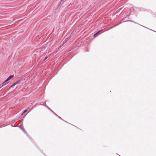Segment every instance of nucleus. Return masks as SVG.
I'll return each mask as SVG.
<instances>
[{
    "label": "nucleus",
    "instance_id": "1",
    "mask_svg": "<svg viewBox=\"0 0 156 156\" xmlns=\"http://www.w3.org/2000/svg\"><path fill=\"white\" fill-rule=\"evenodd\" d=\"M101 31V30L100 31H98V32H97V33H95L94 35V37H97L98 35L99 34V33Z\"/></svg>",
    "mask_w": 156,
    "mask_h": 156
},
{
    "label": "nucleus",
    "instance_id": "2",
    "mask_svg": "<svg viewBox=\"0 0 156 156\" xmlns=\"http://www.w3.org/2000/svg\"><path fill=\"white\" fill-rule=\"evenodd\" d=\"M14 76L13 75H11L9 76V77L7 78L8 79V80H9L10 79H11V78H13Z\"/></svg>",
    "mask_w": 156,
    "mask_h": 156
},
{
    "label": "nucleus",
    "instance_id": "3",
    "mask_svg": "<svg viewBox=\"0 0 156 156\" xmlns=\"http://www.w3.org/2000/svg\"><path fill=\"white\" fill-rule=\"evenodd\" d=\"M8 83H5L4 81L3 83H2L1 85H2V86L1 87H2L3 86H4L6 84H7Z\"/></svg>",
    "mask_w": 156,
    "mask_h": 156
},
{
    "label": "nucleus",
    "instance_id": "4",
    "mask_svg": "<svg viewBox=\"0 0 156 156\" xmlns=\"http://www.w3.org/2000/svg\"><path fill=\"white\" fill-rule=\"evenodd\" d=\"M71 36H69V37H68L66 38L65 39L66 41H68V40L71 38Z\"/></svg>",
    "mask_w": 156,
    "mask_h": 156
},
{
    "label": "nucleus",
    "instance_id": "5",
    "mask_svg": "<svg viewBox=\"0 0 156 156\" xmlns=\"http://www.w3.org/2000/svg\"><path fill=\"white\" fill-rule=\"evenodd\" d=\"M20 81V80H18V81H16V82H15V83H15V85H16V84H18L19 83V82Z\"/></svg>",
    "mask_w": 156,
    "mask_h": 156
},
{
    "label": "nucleus",
    "instance_id": "6",
    "mask_svg": "<svg viewBox=\"0 0 156 156\" xmlns=\"http://www.w3.org/2000/svg\"><path fill=\"white\" fill-rule=\"evenodd\" d=\"M15 84L14 83L13 84H12L10 87H13V86H15Z\"/></svg>",
    "mask_w": 156,
    "mask_h": 156
},
{
    "label": "nucleus",
    "instance_id": "7",
    "mask_svg": "<svg viewBox=\"0 0 156 156\" xmlns=\"http://www.w3.org/2000/svg\"><path fill=\"white\" fill-rule=\"evenodd\" d=\"M64 0H61L60 2V4H61L62 3H63V1Z\"/></svg>",
    "mask_w": 156,
    "mask_h": 156
},
{
    "label": "nucleus",
    "instance_id": "8",
    "mask_svg": "<svg viewBox=\"0 0 156 156\" xmlns=\"http://www.w3.org/2000/svg\"><path fill=\"white\" fill-rule=\"evenodd\" d=\"M48 58V56L46 57L43 60V61H44L46 59Z\"/></svg>",
    "mask_w": 156,
    "mask_h": 156
},
{
    "label": "nucleus",
    "instance_id": "9",
    "mask_svg": "<svg viewBox=\"0 0 156 156\" xmlns=\"http://www.w3.org/2000/svg\"><path fill=\"white\" fill-rule=\"evenodd\" d=\"M27 110H24L23 112V114H24V113H25V112H27Z\"/></svg>",
    "mask_w": 156,
    "mask_h": 156
},
{
    "label": "nucleus",
    "instance_id": "10",
    "mask_svg": "<svg viewBox=\"0 0 156 156\" xmlns=\"http://www.w3.org/2000/svg\"><path fill=\"white\" fill-rule=\"evenodd\" d=\"M22 130L24 133H27V132L26 131L24 130V129H23Z\"/></svg>",
    "mask_w": 156,
    "mask_h": 156
},
{
    "label": "nucleus",
    "instance_id": "11",
    "mask_svg": "<svg viewBox=\"0 0 156 156\" xmlns=\"http://www.w3.org/2000/svg\"><path fill=\"white\" fill-rule=\"evenodd\" d=\"M22 130L24 133H27V132L26 131L24 130V129H23Z\"/></svg>",
    "mask_w": 156,
    "mask_h": 156
},
{
    "label": "nucleus",
    "instance_id": "12",
    "mask_svg": "<svg viewBox=\"0 0 156 156\" xmlns=\"http://www.w3.org/2000/svg\"><path fill=\"white\" fill-rule=\"evenodd\" d=\"M22 130L24 133H27V132L26 131L24 130V129H23Z\"/></svg>",
    "mask_w": 156,
    "mask_h": 156
},
{
    "label": "nucleus",
    "instance_id": "13",
    "mask_svg": "<svg viewBox=\"0 0 156 156\" xmlns=\"http://www.w3.org/2000/svg\"><path fill=\"white\" fill-rule=\"evenodd\" d=\"M67 42V41H66V40L65 39V40L63 41V44H64L65 43H66Z\"/></svg>",
    "mask_w": 156,
    "mask_h": 156
},
{
    "label": "nucleus",
    "instance_id": "14",
    "mask_svg": "<svg viewBox=\"0 0 156 156\" xmlns=\"http://www.w3.org/2000/svg\"><path fill=\"white\" fill-rule=\"evenodd\" d=\"M8 81H9L8 80V79H6V80L5 81V82L6 83Z\"/></svg>",
    "mask_w": 156,
    "mask_h": 156
},
{
    "label": "nucleus",
    "instance_id": "15",
    "mask_svg": "<svg viewBox=\"0 0 156 156\" xmlns=\"http://www.w3.org/2000/svg\"><path fill=\"white\" fill-rule=\"evenodd\" d=\"M56 115L59 118H60L61 119H62V118L59 116H58L57 115Z\"/></svg>",
    "mask_w": 156,
    "mask_h": 156
},
{
    "label": "nucleus",
    "instance_id": "16",
    "mask_svg": "<svg viewBox=\"0 0 156 156\" xmlns=\"http://www.w3.org/2000/svg\"><path fill=\"white\" fill-rule=\"evenodd\" d=\"M49 109H50V110H51V109H50V108H49Z\"/></svg>",
    "mask_w": 156,
    "mask_h": 156
},
{
    "label": "nucleus",
    "instance_id": "17",
    "mask_svg": "<svg viewBox=\"0 0 156 156\" xmlns=\"http://www.w3.org/2000/svg\"><path fill=\"white\" fill-rule=\"evenodd\" d=\"M49 109H50V110H51V109H50V108H49Z\"/></svg>",
    "mask_w": 156,
    "mask_h": 156
},
{
    "label": "nucleus",
    "instance_id": "18",
    "mask_svg": "<svg viewBox=\"0 0 156 156\" xmlns=\"http://www.w3.org/2000/svg\"><path fill=\"white\" fill-rule=\"evenodd\" d=\"M49 109H50V110H51V109H50V108H49Z\"/></svg>",
    "mask_w": 156,
    "mask_h": 156
},
{
    "label": "nucleus",
    "instance_id": "19",
    "mask_svg": "<svg viewBox=\"0 0 156 156\" xmlns=\"http://www.w3.org/2000/svg\"><path fill=\"white\" fill-rule=\"evenodd\" d=\"M49 109H50V110H51V109H50V108H49Z\"/></svg>",
    "mask_w": 156,
    "mask_h": 156
},
{
    "label": "nucleus",
    "instance_id": "20",
    "mask_svg": "<svg viewBox=\"0 0 156 156\" xmlns=\"http://www.w3.org/2000/svg\"><path fill=\"white\" fill-rule=\"evenodd\" d=\"M1 88V87H0V89Z\"/></svg>",
    "mask_w": 156,
    "mask_h": 156
}]
</instances>
